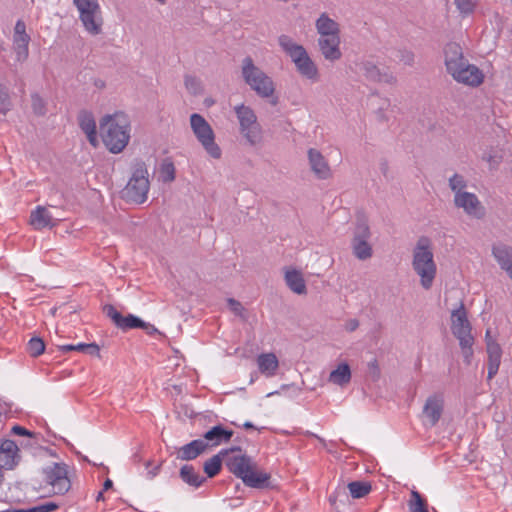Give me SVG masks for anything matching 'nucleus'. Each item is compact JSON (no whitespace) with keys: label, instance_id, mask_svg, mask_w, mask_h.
I'll return each instance as SVG.
<instances>
[{"label":"nucleus","instance_id":"obj_8","mask_svg":"<svg viewBox=\"0 0 512 512\" xmlns=\"http://www.w3.org/2000/svg\"><path fill=\"white\" fill-rule=\"evenodd\" d=\"M234 112L239 122V131L246 142L251 146L259 144L262 141V128L254 110L249 106L239 104L234 107Z\"/></svg>","mask_w":512,"mask_h":512},{"label":"nucleus","instance_id":"obj_1","mask_svg":"<svg viewBox=\"0 0 512 512\" xmlns=\"http://www.w3.org/2000/svg\"><path fill=\"white\" fill-rule=\"evenodd\" d=\"M100 136L107 150L113 154L121 153L131 138L130 117L118 111L104 115L99 122Z\"/></svg>","mask_w":512,"mask_h":512},{"label":"nucleus","instance_id":"obj_28","mask_svg":"<svg viewBox=\"0 0 512 512\" xmlns=\"http://www.w3.org/2000/svg\"><path fill=\"white\" fill-rule=\"evenodd\" d=\"M241 451L239 446L232 447L230 449H222L218 454L212 456L203 465L204 472L207 478L215 477L221 470L222 460L221 456L228 455L229 452Z\"/></svg>","mask_w":512,"mask_h":512},{"label":"nucleus","instance_id":"obj_52","mask_svg":"<svg viewBox=\"0 0 512 512\" xmlns=\"http://www.w3.org/2000/svg\"><path fill=\"white\" fill-rule=\"evenodd\" d=\"M11 431H12L13 434L19 435V436H29V437L32 436V432H30L26 428H24L22 426H19V425H14L12 427Z\"/></svg>","mask_w":512,"mask_h":512},{"label":"nucleus","instance_id":"obj_15","mask_svg":"<svg viewBox=\"0 0 512 512\" xmlns=\"http://www.w3.org/2000/svg\"><path fill=\"white\" fill-rule=\"evenodd\" d=\"M454 204L469 216L481 218L484 214L481 202L474 193L463 192L454 195Z\"/></svg>","mask_w":512,"mask_h":512},{"label":"nucleus","instance_id":"obj_12","mask_svg":"<svg viewBox=\"0 0 512 512\" xmlns=\"http://www.w3.org/2000/svg\"><path fill=\"white\" fill-rule=\"evenodd\" d=\"M444 409V399L441 395H431L427 398L423 409V424L426 427H434L440 420Z\"/></svg>","mask_w":512,"mask_h":512},{"label":"nucleus","instance_id":"obj_29","mask_svg":"<svg viewBox=\"0 0 512 512\" xmlns=\"http://www.w3.org/2000/svg\"><path fill=\"white\" fill-rule=\"evenodd\" d=\"M257 365L263 375L273 377L276 375L279 361L274 353H262L257 357Z\"/></svg>","mask_w":512,"mask_h":512},{"label":"nucleus","instance_id":"obj_62","mask_svg":"<svg viewBox=\"0 0 512 512\" xmlns=\"http://www.w3.org/2000/svg\"><path fill=\"white\" fill-rule=\"evenodd\" d=\"M485 338H486V342H487L488 340H494V339L491 337V335H490V330H487V331H486Z\"/></svg>","mask_w":512,"mask_h":512},{"label":"nucleus","instance_id":"obj_26","mask_svg":"<svg viewBox=\"0 0 512 512\" xmlns=\"http://www.w3.org/2000/svg\"><path fill=\"white\" fill-rule=\"evenodd\" d=\"M79 126L81 130L86 134L89 143L96 147L98 144L97 138V127L95 119L92 113L82 111L78 116Z\"/></svg>","mask_w":512,"mask_h":512},{"label":"nucleus","instance_id":"obj_41","mask_svg":"<svg viewBox=\"0 0 512 512\" xmlns=\"http://www.w3.org/2000/svg\"><path fill=\"white\" fill-rule=\"evenodd\" d=\"M467 183L463 176L459 174H454L449 179V187L454 192V194L463 193L464 188H466Z\"/></svg>","mask_w":512,"mask_h":512},{"label":"nucleus","instance_id":"obj_24","mask_svg":"<svg viewBox=\"0 0 512 512\" xmlns=\"http://www.w3.org/2000/svg\"><path fill=\"white\" fill-rule=\"evenodd\" d=\"M180 479L191 489L200 488L207 481V477L201 475L193 465L185 464L179 470Z\"/></svg>","mask_w":512,"mask_h":512},{"label":"nucleus","instance_id":"obj_23","mask_svg":"<svg viewBox=\"0 0 512 512\" xmlns=\"http://www.w3.org/2000/svg\"><path fill=\"white\" fill-rule=\"evenodd\" d=\"M207 449V443L202 439L193 440L177 451V459L183 461H190L196 459L199 455L204 453Z\"/></svg>","mask_w":512,"mask_h":512},{"label":"nucleus","instance_id":"obj_21","mask_svg":"<svg viewBox=\"0 0 512 512\" xmlns=\"http://www.w3.org/2000/svg\"><path fill=\"white\" fill-rule=\"evenodd\" d=\"M492 255L498 265L512 279V247L505 244H495L492 247Z\"/></svg>","mask_w":512,"mask_h":512},{"label":"nucleus","instance_id":"obj_22","mask_svg":"<svg viewBox=\"0 0 512 512\" xmlns=\"http://www.w3.org/2000/svg\"><path fill=\"white\" fill-rule=\"evenodd\" d=\"M233 436V431L224 428L222 425H216L204 433L202 440L209 446L214 447L222 443H227Z\"/></svg>","mask_w":512,"mask_h":512},{"label":"nucleus","instance_id":"obj_7","mask_svg":"<svg viewBox=\"0 0 512 512\" xmlns=\"http://www.w3.org/2000/svg\"><path fill=\"white\" fill-rule=\"evenodd\" d=\"M190 126L206 153L214 159L221 158V148L215 142V133L206 119L198 113H193L190 116Z\"/></svg>","mask_w":512,"mask_h":512},{"label":"nucleus","instance_id":"obj_33","mask_svg":"<svg viewBox=\"0 0 512 512\" xmlns=\"http://www.w3.org/2000/svg\"><path fill=\"white\" fill-rule=\"evenodd\" d=\"M63 353L79 351L92 356H100V348L96 343L66 344L59 347Z\"/></svg>","mask_w":512,"mask_h":512},{"label":"nucleus","instance_id":"obj_61","mask_svg":"<svg viewBox=\"0 0 512 512\" xmlns=\"http://www.w3.org/2000/svg\"><path fill=\"white\" fill-rule=\"evenodd\" d=\"M243 427L246 429H250V428H254V425L251 422L247 421L243 424Z\"/></svg>","mask_w":512,"mask_h":512},{"label":"nucleus","instance_id":"obj_5","mask_svg":"<svg viewBox=\"0 0 512 512\" xmlns=\"http://www.w3.org/2000/svg\"><path fill=\"white\" fill-rule=\"evenodd\" d=\"M241 75L244 82L258 96L262 98H269L274 94L275 86L272 78L260 67L256 66L250 56H247L242 60Z\"/></svg>","mask_w":512,"mask_h":512},{"label":"nucleus","instance_id":"obj_19","mask_svg":"<svg viewBox=\"0 0 512 512\" xmlns=\"http://www.w3.org/2000/svg\"><path fill=\"white\" fill-rule=\"evenodd\" d=\"M19 448L17 444L10 439L2 440L0 443V467L10 470L19 462Z\"/></svg>","mask_w":512,"mask_h":512},{"label":"nucleus","instance_id":"obj_38","mask_svg":"<svg viewBox=\"0 0 512 512\" xmlns=\"http://www.w3.org/2000/svg\"><path fill=\"white\" fill-rule=\"evenodd\" d=\"M27 351L32 357H38L45 351V343L39 337H32L27 343Z\"/></svg>","mask_w":512,"mask_h":512},{"label":"nucleus","instance_id":"obj_13","mask_svg":"<svg viewBox=\"0 0 512 512\" xmlns=\"http://www.w3.org/2000/svg\"><path fill=\"white\" fill-rule=\"evenodd\" d=\"M443 53L445 68L450 76L468 63V60L464 57L462 47L456 42L446 44Z\"/></svg>","mask_w":512,"mask_h":512},{"label":"nucleus","instance_id":"obj_58","mask_svg":"<svg viewBox=\"0 0 512 512\" xmlns=\"http://www.w3.org/2000/svg\"><path fill=\"white\" fill-rule=\"evenodd\" d=\"M3 512H29V508H27V509H7Z\"/></svg>","mask_w":512,"mask_h":512},{"label":"nucleus","instance_id":"obj_11","mask_svg":"<svg viewBox=\"0 0 512 512\" xmlns=\"http://www.w3.org/2000/svg\"><path fill=\"white\" fill-rule=\"evenodd\" d=\"M45 480L52 486L55 494H64L70 487L71 483L68 478L67 465L64 463H54L45 470Z\"/></svg>","mask_w":512,"mask_h":512},{"label":"nucleus","instance_id":"obj_6","mask_svg":"<svg viewBox=\"0 0 512 512\" xmlns=\"http://www.w3.org/2000/svg\"><path fill=\"white\" fill-rule=\"evenodd\" d=\"M150 189L148 170L142 160H135L132 166V175L123 189V197L130 202L142 204L147 200Z\"/></svg>","mask_w":512,"mask_h":512},{"label":"nucleus","instance_id":"obj_43","mask_svg":"<svg viewBox=\"0 0 512 512\" xmlns=\"http://www.w3.org/2000/svg\"><path fill=\"white\" fill-rule=\"evenodd\" d=\"M31 105L33 112L37 115H44L46 113V104L43 98L37 94L33 93L31 95Z\"/></svg>","mask_w":512,"mask_h":512},{"label":"nucleus","instance_id":"obj_56","mask_svg":"<svg viewBox=\"0 0 512 512\" xmlns=\"http://www.w3.org/2000/svg\"><path fill=\"white\" fill-rule=\"evenodd\" d=\"M140 328L144 329L150 335L158 332L157 328L154 325L147 322H144V326H140Z\"/></svg>","mask_w":512,"mask_h":512},{"label":"nucleus","instance_id":"obj_39","mask_svg":"<svg viewBox=\"0 0 512 512\" xmlns=\"http://www.w3.org/2000/svg\"><path fill=\"white\" fill-rule=\"evenodd\" d=\"M478 0H454L459 13L465 17L472 14L477 6Z\"/></svg>","mask_w":512,"mask_h":512},{"label":"nucleus","instance_id":"obj_16","mask_svg":"<svg viewBox=\"0 0 512 512\" xmlns=\"http://www.w3.org/2000/svg\"><path fill=\"white\" fill-rule=\"evenodd\" d=\"M340 35L319 37L317 40L318 48L325 60L335 62L341 59Z\"/></svg>","mask_w":512,"mask_h":512},{"label":"nucleus","instance_id":"obj_53","mask_svg":"<svg viewBox=\"0 0 512 512\" xmlns=\"http://www.w3.org/2000/svg\"><path fill=\"white\" fill-rule=\"evenodd\" d=\"M26 33V25L22 20H18L15 24L14 35H22Z\"/></svg>","mask_w":512,"mask_h":512},{"label":"nucleus","instance_id":"obj_50","mask_svg":"<svg viewBox=\"0 0 512 512\" xmlns=\"http://www.w3.org/2000/svg\"><path fill=\"white\" fill-rule=\"evenodd\" d=\"M368 369L373 379H378L380 375L379 366L376 360H372L368 363Z\"/></svg>","mask_w":512,"mask_h":512},{"label":"nucleus","instance_id":"obj_27","mask_svg":"<svg viewBox=\"0 0 512 512\" xmlns=\"http://www.w3.org/2000/svg\"><path fill=\"white\" fill-rule=\"evenodd\" d=\"M315 28L319 37L340 35V25L325 12L316 19Z\"/></svg>","mask_w":512,"mask_h":512},{"label":"nucleus","instance_id":"obj_35","mask_svg":"<svg viewBox=\"0 0 512 512\" xmlns=\"http://www.w3.org/2000/svg\"><path fill=\"white\" fill-rule=\"evenodd\" d=\"M354 256L359 260H367L372 257L373 249L369 241H351Z\"/></svg>","mask_w":512,"mask_h":512},{"label":"nucleus","instance_id":"obj_31","mask_svg":"<svg viewBox=\"0 0 512 512\" xmlns=\"http://www.w3.org/2000/svg\"><path fill=\"white\" fill-rule=\"evenodd\" d=\"M351 380V370L347 363H340L336 369L332 370L329 374V382L338 385L345 386Z\"/></svg>","mask_w":512,"mask_h":512},{"label":"nucleus","instance_id":"obj_46","mask_svg":"<svg viewBox=\"0 0 512 512\" xmlns=\"http://www.w3.org/2000/svg\"><path fill=\"white\" fill-rule=\"evenodd\" d=\"M398 58L402 63L408 66H412L414 63V53L407 49L399 50Z\"/></svg>","mask_w":512,"mask_h":512},{"label":"nucleus","instance_id":"obj_40","mask_svg":"<svg viewBox=\"0 0 512 512\" xmlns=\"http://www.w3.org/2000/svg\"><path fill=\"white\" fill-rule=\"evenodd\" d=\"M185 88L192 95H199L203 92L202 83L199 78L186 75L184 79Z\"/></svg>","mask_w":512,"mask_h":512},{"label":"nucleus","instance_id":"obj_59","mask_svg":"<svg viewBox=\"0 0 512 512\" xmlns=\"http://www.w3.org/2000/svg\"><path fill=\"white\" fill-rule=\"evenodd\" d=\"M310 435H311V436H313V437H315L316 439H318V440H319V442H320L323 446H325V445H326V441H325L323 438H321L320 436H318V435H316V434H314V433H310Z\"/></svg>","mask_w":512,"mask_h":512},{"label":"nucleus","instance_id":"obj_4","mask_svg":"<svg viewBox=\"0 0 512 512\" xmlns=\"http://www.w3.org/2000/svg\"><path fill=\"white\" fill-rule=\"evenodd\" d=\"M278 44L283 52L289 56L294 63L297 72L304 78L317 82L319 80V70L315 62L309 56L303 45L296 43L288 35H280Z\"/></svg>","mask_w":512,"mask_h":512},{"label":"nucleus","instance_id":"obj_10","mask_svg":"<svg viewBox=\"0 0 512 512\" xmlns=\"http://www.w3.org/2000/svg\"><path fill=\"white\" fill-rule=\"evenodd\" d=\"M451 329L453 335L459 340L460 346H469L474 343V338L471 335V325L463 304L452 311Z\"/></svg>","mask_w":512,"mask_h":512},{"label":"nucleus","instance_id":"obj_57","mask_svg":"<svg viewBox=\"0 0 512 512\" xmlns=\"http://www.w3.org/2000/svg\"><path fill=\"white\" fill-rule=\"evenodd\" d=\"M112 486H113V482H112V480H111V479H106V480L104 481V484H103V490H104V491H105V490H108V489L112 488Z\"/></svg>","mask_w":512,"mask_h":512},{"label":"nucleus","instance_id":"obj_49","mask_svg":"<svg viewBox=\"0 0 512 512\" xmlns=\"http://www.w3.org/2000/svg\"><path fill=\"white\" fill-rule=\"evenodd\" d=\"M29 42H30V36L28 34L14 35V37H13L14 46L29 45Z\"/></svg>","mask_w":512,"mask_h":512},{"label":"nucleus","instance_id":"obj_14","mask_svg":"<svg viewBox=\"0 0 512 512\" xmlns=\"http://www.w3.org/2000/svg\"><path fill=\"white\" fill-rule=\"evenodd\" d=\"M451 77L456 82L470 87H478L484 81L483 72L476 65L469 62L459 68Z\"/></svg>","mask_w":512,"mask_h":512},{"label":"nucleus","instance_id":"obj_37","mask_svg":"<svg viewBox=\"0 0 512 512\" xmlns=\"http://www.w3.org/2000/svg\"><path fill=\"white\" fill-rule=\"evenodd\" d=\"M408 508L410 512H428L425 499H423L421 494L416 490L411 491V499L408 502Z\"/></svg>","mask_w":512,"mask_h":512},{"label":"nucleus","instance_id":"obj_63","mask_svg":"<svg viewBox=\"0 0 512 512\" xmlns=\"http://www.w3.org/2000/svg\"><path fill=\"white\" fill-rule=\"evenodd\" d=\"M277 393H278L277 391H275V392H270V393H268V394H267V397L273 396V395H275V394H277Z\"/></svg>","mask_w":512,"mask_h":512},{"label":"nucleus","instance_id":"obj_55","mask_svg":"<svg viewBox=\"0 0 512 512\" xmlns=\"http://www.w3.org/2000/svg\"><path fill=\"white\" fill-rule=\"evenodd\" d=\"M358 327H359V321H358L357 319H349V320L345 323V329H346L348 332H353V331H355Z\"/></svg>","mask_w":512,"mask_h":512},{"label":"nucleus","instance_id":"obj_18","mask_svg":"<svg viewBox=\"0 0 512 512\" xmlns=\"http://www.w3.org/2000/svg\"><path fill=\"white\" fill-rule=\"evenodd\" d=\"M104 312L118 328L124 331L144 326V321L142 319L133 314L123 316L113 305H106L104 307Z\"/></svg>","mask_w":512,"mask_h":512},{"label":"nucleus","instance_id":"obj_42","mask_svg":"<svg viewBox=\"0 0 512 512\" xmlns=\"http://www.w3.org/2000/svg\"><path fill=\"white\" fill-rule=\"evenodd\" d=\"M11 109V101L8 89L5 85L0 83V112L6 114Z\"/></svg>","mask_w":512,"mask_h":512},{"label":"nucleus","instance_id":"obj_25","mask_svg":"<svg viewBox=\"0 0 512 512\" xmlns=\"http://www.w3.org/2000/svg\"><path fill=\"white\" fill-rule=\"evenodd\" d=\"M488 354V380H491L498 372L501 363L502 349L495 340L487 341Z\"/></svg>","mask_w":512,"mask_h":512},{"label":"nucleus","instance_id":"obj_48","mask_svg":"<svg viewBox=\"0 0 512 512\" xmlns=\"http://www.w3.org/2000/svg\"><path fill=\"white\" fill-rule=\"evenodd\" d=\"M15 47V52L18 61L26 60L28 57V45H17Z\"/></svg>","mask_w":512,"mask_h":512},{"label":"nucleus","instance_id":"obj_9","mask_svg":"<svg viewBox=\"0 0 512 512\" xmlns=\"http://www.w3.org/2000/svg\"><path fill=\"white\" fill-rule=\"evenodd\" d=\"M79 12V19L84 29L91 35L102 32L103 18L101 7L97 0H73Z\"/></svg>","mask_w":512,"mask_h":512},{"label":"nucleus","instance_id":"obj_32","mask_svg":"<svg viewBox=\"0 0 512 512\" xmlns=\"http://www.w3.org/2000/svg\"><path fill=\"white\" fill-rule=\"evenodd\" d=\"M30 220L34 228L38 230L52 226V216L50 212L41 206H38L32 211Z\"/></svg>","mask_w":512,"mask_h":512},{"label":"nucleus","instance_id":"obj_51","mask_svg":"<svg viewBox=\"0 0 512 512\" xmlns=\"http://www.w3.org/2000/svg\"><path fill=\"white\" fill-rule=\"evenodd\" d=\"M150 465H151V462L148 461L146 463V468L148 469L147 478L153 479L154 477H156L159 474L160 469H161V464H158V465L154 466L153 468L149 469Z\"/></svg>","mask_w":512,"mask_h":512},{"label":"nucleus","instance_id":"obj_44","mask_svg":"<svg viewBox=\"0 0 512 512\" xmlns=\"http://www.w3.org/2000/svg\"><path fill=\"white\" fill-rule=\"evenodd\" d=\"M161 174L165 182L173 181L175 178V168L172 163L163 164Z\"/></svg>","mask_w":512,"mask_h":512},{"label":"nucleus","instance_id":"obj_47","mask_svg":"<svg viewBox=\"0 0 512 512\" xmlns=\"http://www.w3.org/2000/svg\"><path fill=\"white\" fill-rule=\"evenodd\" d=\"M228 305H229V308L232 310V312L237 315V316H243V312H244V307L242 306V304L233 299V298H229L228 299Z\"/></svg>","mask_w":512,"mask_h":512},{"label":"nucleus","instance_id":"obj_60","mask_svg":"<svg viewBox=\"0 0 512 512\" xmlns=\"http://www.w3.org/2000/svg\"><path fill=\"white\" fill-rule=\"evenodd\" d=\"M96 500H97V501L104 500V494H103V491L98 492V494H97V496H96Z\"/></svg>","mask_w":512,"mask_h":512},{"label":"nucleus","instance_id":"obj_20","mask_svg":"<svg viewBox=\"0 0 512 512\" xmlns=\"http://www.w3.org/2000/svg\"><path fill=\"white\" fill-rule=\"evenodd\" d=\"M308 160L312 172L319 179H328L331 176L330 166L320 151L314 148L308 150Z\"/></svg>","mask_w":512,"mask_h":512},{"label":"nucleus","instance_id":"obj_17","mask_svg":"<svg viewBox=\"0 0 512 512\" xmlns=\"http://www.w3.org/2000/svg\"><path fill=\"white\" fill-rule=\"evenodd\" d=\"M359 69L369 81L394 84L395 76L388 70H381L374 62L365 60L359 63Z\"/></svg>","mask_w":512,"mask_h":512},{"label":"nucleus","instance_id":"obj_34","mask_svg":"<svg viewBox=\"0 0 512 512\" xmlns=\"http://www.w3.org/2000/svg\"><path fill=\"white\" fill-rule=\"evenodd\" d=\"M371 231L368 221L365 217H358L353 232L352 241H369Z\"/></svg>","mask_w":512,"mask_h":512},{"label":"nucleus","instance_id":"obj_30","mask_svg":"<svg viewBox=\"0 0 512 512\" xmlns=\"http://www.w3.org/2000/svg\"><path fill=\"white\" fill-rule=\"evenodd\" d=\"M285 281L287 286L296 294L306 293V284L300 271L296 269H287L285 271Z\"/></svg>","mask_w":512,"mask_h":512},{"label":"nucleus","instance_id":"obj_2","mask_svg":"<svg viewBox=\"0 0 512 512\" xmlns=\"http://www.w3.org/2000/svg\"><path fill=\"white\" fill-rule=\"evenodd\" d=\"M228 470L241 479L245 486L254 489H274L271 474L260 470L255 460L246 454L232 455L225 462Z\"/></svg>","mask_w":512,"mask_h":512},{"label":"nucleus","instance_id":"obj_36","mask_svg":"<svg viewBox=\"0 0 512 512\" xmlns=\"http://www.w3.org/2000/svg\"><path fill=\"white\" fill-rule=\"evenodd\" d=\"M348 489L352 498L359 499L370 492L371 485L366 482L353 481L348 484Z\"/></svg>","mask_w":512,"mask_h":512},{"label":"nucleus","instance_id":"obj_45","mask_svg":"<svg viewBox=\"0 0 512 512\" xmlns=\"http://www.w3.org/2000/svg\"><path fill=\"white\" fill-rule=\"evenodd\" d=\"M58 504L54 502H45L29 508V512H52L58 509Z\"/></svg>","mask_w":512,"mask_h":512},{"label":"nucleus","instance_id":"obj_54","mask_svg":"<svg viewBox=\"0 0 512 512\" xmlns=\"http://www.w3.org/2000/svg\"><path fill=\"white\" fill-rule=\"evenodd\" d=\"M472 346L473 344H470L469 346H460L466 363H470V358L473 354Z\"/></svg>","mask_w":512,"mask_h":512},{"label":"nucleus","instance_id":"obj_3","mask_svg":"<svg viewBox=\"0 0 512 512\" xmlns=\"http://www.w3.org/2000/svg\"><path fill=\"white\" fill-rule=\"evenodd\" d=\"M412 269L420 279L423 289L429 290L437 275V265L434 260L433 244L427 236L418 238L412 250Z\"/></svg>","mask_w":512,"mask_h":512}]
</instances>
